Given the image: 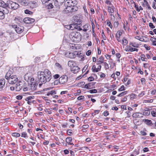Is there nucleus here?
Here are the masks:
<instances>
[{"mask_svg": "<svg viewBox=\"0 0 156 156\" xmlns=\"http://www.w3.org/2000/svg\"><path fill=\"white\" fill-rule=\"evenodd\" d=\"M67 133L69 136H71L72 134V130L70 129H68L67 131Z\"/></svg>", "mask_w": 156, "mask_h": 156, "instance_id": "de8ad7c7", "label": "nucleus"}, {"mask_svg": "<svg viewBox=\"0 0 156 156\" xmlns=\"http://www.w3.org/2000/svg\"><path fill=\"white\" fill-rule=\"evenodd\" d=\"M145 55L144 54H142L141 55V60L143 61H144L145 62H147L146 60H145V59H146L147 60V58H145Z\"/></svg>", "mask_w": 156, "mask_h": 156, "instance_id": "37998d69", "label": "nucleus"}, {"mask_svg": "<svg viewBox=\"0 0 156 156\" xmlns=\"http://www.w3.org/2000/svg\"><path fill=\"white\" fill-rule=\"evenodd\" d=\"M127 93L128 92L127 91L122 92L118 95L117 96L119 97H122L127 94Z\"/></svg>", "mask_w": 156, "mask_h": 156, "instance_id": "c756f323", "label": "nucleus"}, {"mask_svg": "<svg viewBox=\"0 0 156 156\" xmlns=\"http://www.w3.org/2000/svg\"><path fill=\"white\" fill-rule=\"evenodd\" d=\"M91 94L93 93H96L97 92V90L96 89H94L92 90H90L88 91Z\"/></svg>", "mask_w": 156, "mask_h": 156, "instance_id": "c9c22d12", "label": "nucleus"}, {"mask_svg": "<svg viewBox=\"0 0 156 156\" xmlns=\"http://www.w3.org/2000/svg\"><path fill=\"white\" fill-rule=\"evenodd\" d=\"M76 22L77 23H73L71 24L67 25V29L71 30H73L77 28V26L80 25L81 22V20H75V22Z\"/></svg>", "mask_w": 156, "mask_h": 156, "instance_id": "39448f33", "label": "nucleus"}, {"mask_svg": "<svg viewBox=\"0 0 156 156\" xmlns=\"http://www.w3.org/2000/svg\"><path fill=\"white\" fill-rule=\"evenodd\" d=\"M76 56H77L78 57L81 58L80 60L81 61H83L84 60V56L83 54L81 53H79V52H76Z\"/></svg>", "mask_w": 156, "mask_h": 156, "instance_id": "4be33fe9", "label": "nucleus"}, {"mask_svg": "<svg viewBox=\"0 0 156 156\" xmlns=\"http://www.w3.org/2000/svg\"><path fill=\"white\" fill-rule=\"evenodd\" d=\"M128 96H126L124 97L123 98H122L121 100V101L122 102H126L127 100V97Z\"/></svg>", "mask_w": 156, "mask_h": 156, "instance_id": "c03bdc74", "label": "nucleus"}, {"mask_svg": "<svg viewBox=\"0 0 156 156\" xmlns=\"http://www.w3.org/2000/svg\"><path fill=\"white\" fill-rule=\"evenodd\" d=\"M133 116L135 118H140L143 117V115L140 113L137 112L134 113L133 115Z\"/></svg>", "mask_w": 156, "mask_h": 156, "instance_id": "5701e85b", "label": "nucleus"}, {"mask_svg": "<svg viewBox=\"0 0 156 156\" xmlns=\"http://www.w3.org/2000/svg\"><path fill=\"white\" fill-rule=\"evenodd\" d=\"M78 9V8L75 5H74V6H73L69 9H68L67 10L68 12H75L77 11Z\"/></svg>", "mask_w": 156, "mask_h": 156, "instance_id": "393cba45", "label": "nucleus"}, {"mask_svg": "<svg viewBox=\"0 0 156 156\" xmlns=\"http://www.w3.org/2000/svg\"><path fill=\"white\" fill-rule=\"evenodd\" d=\"M104 61V58L101 56L99 59L98 60L97 62V65H100L103 63Z\"/></svg>", "mask_w": 156, "mask_h": 156, "instance_id": "412c9836", "label": "nucleus"}, {"mask_svg": "<svg viewBox=\"0 0 156 156\" xmlns=\"http://www.w3.org/2000/svg\"><path fill=\"white\" fill-rule=\"evenodd\" d=\"M140 80H141V83L143 84H145V80L144 78H141V79H140Z\"/></svg>", "mask_w": 156, "mask_h": 156, "instance_id": "13d9d810", "label": "nucleus"}, {"mask_svg": "<svg viewBox=\"0 0 156 156\" xmlns=\"http://www.w3.org/2000/svg\"><path fill=\"white\" fill-rule=\"evenodd\" d=\"M77 4V1L75 0H66L65 2V5L67 6V9H69L73 6L76 5Z\"/></svg>", "mask_w": 156, "mask_h": 156, "instance_id": "7ed1b4c3", "label": "nucleus"}, {"mask_svg": "<svg viewBox=\"0 0 156 156\" xmlns=\"http://www.w3.org/2000/svg\"><path fill=\"white\" fill-rule=\"evenodd\" d=\"M146 121L147 122V124L151 125V124H152L151 120L148 119H147L146 120Z\"/></svg>", "mask_w": 156, "mask_h": 156, "instance_id": "338daca9", "label": "nucleus"}, {"mask_svg": "<svg viewBox=\"0 0 156 156\" xmlns=\"http://www.w3.org/2000/svg\"><path fill=\"white\" fill-rule=\"evenodd\" d=\"M65 2V0H55L54 4L55 6H59L62 5Z\"/></svg>", "mask_w": 156, "mask_h": 156, "instance_id": "2eb2a0df", "label": "nucleus"}, {"mask_svg": "<svg viewBox=\"0 0 156 156\" xmlns=\"http://www.w3.org/2000/svg\"><path fill=\"white\" fill-rule=\"evenodd\" d=\"M91 69L93 72H97L99 71V70L97 68H96L95 65L93 66Z\"/></svg>", "mask_w": 156, "mask_h": 156, "instance_id": "7c9ffc66", "label": "nucleus"}, {"mask_svg": "<svg viewBox=\"0 0 156 156\" xmlns=\"http://www.w3.org/2000/svg\"><path fill=\"white\" fill-rule=\"evenodd\" d=\"M27 136V133L26 132H23L22 133L21 137L25 138Z\"/></svg>", "mask_w": 156, "mask_h": 156, "instance_id": "603ef678", "label": "nucleus"}, {"mask_svg": "<svg viewBox=\"0 0 156 156\" xmlns=\"http://www.w3.org/2000/svg\"><path fill=\"white\" fill-rule=\"evenodd\" d=\"M125 90V88L124 85H122L121 86V87L119 89L118 91H121L122 90Z\"/></svg>", "mask_w": 156, "mask_h": 156, "instance_id": "8fccbe9b", "label": "nucleus"}, {"mask_svg": "<svg viewBox=\"0 0 156 156\" xmlns=\"http://www.w3.org/2000/svg\"><path fill=\"white\" fill-rule=\"evenodd\" d=\"M104 65L105 69H108L109 68L108 65L106 62H103Z\"/></svg>", "mask_w": 156, "mask_h": 156, "instance_id": "3c124183", "label": "nucleus"}, {"mask_svg": "<svg viewBox=\"0 0 156 156\" xmlns=\"http://www.w3.org/2000/svg\"><path fill=\"white\" fill-rule=\"evenodd\" d=\"M12 26L15 29V31L18 34H21L23 30L24 27L23 26L15 25H12Z\"/></svg>", "mask_w": 156, "mask_h": 156, "instance_id": "0eeeda50", "label": "nucleus"}, {"mask_svg": "<svg viewBox=\"0 0 156 156\" xmlns=\"http://www.w3.org/2000/svg\"><path fill=\"white\" fill-rule=\"evenodd\" d=\"M60 83L61 84H64L66 83L68 81V77L66 75H63L62 76L59 78Z\"/></svg>", "mask_w": 156, "mask_h": 156, "instance_id": "9d476101", "label": "nucleus"}, {"mask_svg": "<svg viewBox=\"0 0 156 156\" xmlns=\"http://www.w3.org/2000/svg\"><path fill=\"white\" fill-rule=\"evenodd\" d=\"M131 47L130 46H127L125 48V50L126 51H130Z\"/></svg>", "mask_w": 156, "mask_h": 156, "instance_id": "a19ab883", "label": "nucleus"}, {"mask_svg": "<svg viewBox=\"0 0 156 156\" xmlns=\"http://www.w3.org/2000/svg\"><path fill=\"white\" fill-rule=\"evenodd\" d=\"M7 5L8 4H7V2H6V3H5L3 1L0 0V6L7 8Z\"/></svg>", "mask_w": 156, "mask_h": 156, "instance_id": "b1692460", "label": "nucleus"}, {"mask_svg": "<svg viewBox=\"0 0 156 156\" xmlns=\"http://www.w3.org/2000/svg\"><path fill=\"white\" fill-rule=\"evenodd\" d=\"M21 5L26 6L27 5L28 3V0H16Z\"/></svg>", "mask_w": 156, "mask_h": 156, "instance_id": "dca6fc26", "label": "nucleus"}, {"mask_svg": "<svg viewBox=\"0 0 156 156\" xmlns=\"http://www.w3.org/2000/svg\"><path fill=\"white\" fill-rule=\"evenodd\" d=\"M25 13L26 14H29L30 15H31L32 14L33 12L29 11L28 9H26L24 11Z\"/></svg>", "mask_w": 156, "mask_h": 156, "instance_id": "79ce46f5", "label": "nucleus"}, {"mask_svg": "<svg viewBox=\"0 0 156 156\" xmlns=\"http://www.w3.org/2000/svg\"><path fill=\"white\" fill-rule=\"evenodd\" d=\"M7 4H8L7 8H10L13 10H16L19 7V5L18 4L10 0L7 1Z\"/></svg>", "mask_w": 156, "mask_h": 156, "instance_id": "20e7f679", "label": "nucleus"}, {"mask_svg": "<svg viewBox=\"0 0 156 156\" xmlns=\"http://www.w3.org/2000/svg\"><path fill=\"white\" fill-rule=\"evenodd\" d=\"M37 74L40 81L44 84L49 82L51 79V73L47 69H45L43 71L38 72Z\"/></svg>", "mask_w": 156, "mask_h": 156, "instance_id": "f257e3e1", "label": "nucleus"}, {"mask_svg": "<svg viewBox=\"0 0 156 156\" xmlns=\"http://www.w3.org/2000/svg\"><path fill=\"white\" fill-rule=\"evenodd\" d=\"M5 80L4 79H0V89H2L5 86Z\"/></svg>", "mask_w": 156, "mask_h": 156, "instance_id": "6ab92c4d", "label": "nucleus"}, {"mask_svg": "<svg viewBox=\"0 0 156 156\" xmlns=\"http://www.w3.org/2000/svg\"><path fill=\"white\" fill-rule=\"evenodd\" d=\"M144 47L146 48L147 50H150V46H148L146 44H144Z\"/></svg>", "mask_w": 156, "mask_h": 156, "instance_id": "69168bd1", "label": "nucleus"}, {"mask_svg": "<svg viewBox=\"0 0 156 156\" xmlns=\"http://www.w3.org/2000/svg\"><path fill=\"white\" fill-rule=\"evenodd\" d=\"M69 46L70 48L73 50L77 49V45L74 44H70Z\"/></svg>", "mask_w": 156, "mask_h": 156, "instance_id": "a878e982", "label": "nucleus"}, {"mask_svg": "<svg viewBox=\"0 0 156 156\" xmlns=\"http://www.w3.org/2000/svg\"><path fill=\"white\" fill-rule=\"evenodd\" d=\"M69 37L74 42H78L81 40V35L79 32L73 31L69 34Z\"/></svg>", "mask_w": 156, "mask_h": 156, "instance_id": "f03ea898", "label": "nucleus"}, {"mask_svg": "<svg viewBox=\"0 0 156 156\" xmlns=\"http://www.w3.org/2000/svg\"><path fill=\"white\" fill-rule=\"evenodd\" d=\"M150 111L149 109L145 110L143 112V115H148L150 114Z\"/></svg>", "mask_w": 156, "mask_h": 156, "instance_id": "bb28decb", "label": "nucleus"}, {"mask_svg": "<svg viewBox=\"0 0 156 156\" xmlns=\"http://www.w3.org/2000/svg\"><path fill=\"white\" fill-rule=\"evenodd\" d=\"M135 38L142 41L144 40L142 37H140V36H137L135 37Z\"/></svg>", "mask_w": 156, "mask_h": 156, "instance_id": "72a5a7b5", "label": "nucleus"}, {"mask_svg": "<svg viewBox=\"0 0 156 156\" xmlns=\"http://www.w3.org/2000/svg\"><path fill=\"white\" fill-rule=\"evenodd\" d=\"M23 21L25 23L30 24L34 23L35 21V20L30 18L26 17L24 19Z\"/></svg>", "mask_w": 156, "mask_h": 156, "instance_id": "9b49d317", "label": "nucleus"}, {"mask_svg": "<svg viewBox=\"0 0 156 156\" xmlns=\"http://www.w3.org/2000/svg\"><path fill=\"white\" fill-rule=\"evenodd\" d=\"M30 83V89L32 90H35L37 87V84H36L35 83L33 82L32 81Z\"/></svg>", "mask_w": 156, "mask_h": 156, "instance_id": "a211bd4d", "label": "nucleus"}, {"mask_svg": "<svg viewBox=\"0 0 156 156\" xmlns=\"http://www.w3.org/2000/svg\"><path fill=\"white\" fill-rule=\"evenodd\" d=\"M151 114L154 117H156V111H152L151 112Z\"/></svg>", "mask_w": 156, "mask_h": 156, "instance_id": "49530a36", "label": "nucleus"}, {"mask_svg": "<svg viewBox=\"0 0 156 156\" xmlns=\"http://www.w3.org/2000/svg\"><path fill=\"white\" fill-rule=\"evenodd\" d=\"M107 24L110 28H112V25L111 23L109 20H108L107 21Z\"/></svg>", "mask_w": 156, "mask_h": 156, "instance_id": "6e6d98bb", "label": "nucleus"}, {"mask_svg": "<svg viewBox=\"0 0 156 156\" xmlns=\"http://www.w3.org/2000/svg\"><path fill=\"white\" fill-rule=\"evenodd\" d=\"M12 135L13 136H16L17 137H19L20 136V133H13L12 134Z\"/></svg>", "mask_w": 156, "mask_h": 156, "instance_id": "4c0bfd02", "label": "nucleus"}, {"mask_svg": "<svg viewBox=\"0 0 156 156\" xmlns=\"http://www.w3.org/2000/svg\"><path fill=\"white\" fill-rule=\"evenodd\" d=\"M23 85L22 82H20L16 84V90L17 91H19L23 88Z\"/></svg>", "mask_w": 156, "mask_h": 156, "instance_id": "ddd939ff", "label": "nucleus"}, {"mask_svg": "<svg viewBox=\"0 0 156 156\" xmlns=\"http://www.w3.org/2000/svg\"><path fill=\"white\" fill-rule=\"evenodd\" d=\"M95 83L94 82L89 83L85 85L84 88L87 89H91Z\"/></svg>", "mask_w": 156, "mask_h": 156, "instance_id": "4468645a", "label": "nucleus"}, {"mask_svg": "<svg viewBox=\"0 0 156 156\" xmlns=\"http://www.w3.org/2000/svg\"><path fill=\"white\" fill-rule=\"evenodd\" d=\"M24 80L27 82L30 83L34 80V79L32 77L31 73H26L24 76Z\"/></svg>", "mask_w": 156, "mask_h": 156, "instance_id": "423d86ee", "label": "nucleus"}, {"mask_svg": "<svg viewBox=\"0 0 156 156\" xmlns=\"http://www.w3.org/2000/svg\"><path fill=\"white\" fill-rule=\"evenodd\" d=\"M34 98V96H30L27 97L26 99V101H31L32 99H33Z\"/></svg>", "mask_w": 156, "mask_h": 156, "instance_id": "58836bf2", "label": "nucleus"}, {"mask_svg": "<svg viewBox=\"0 0 156 156\" xmlns=\"http://www.w3.org/2000/svg\"><path fill=\"white\" fill-rule=\"evenodd\" d=\"M136 95L134 94H132L130 95V99H133L135 97H136Z\"/></svg>", "mask_w": 156, "mask_h": 156, "instance_id": "5fc2aeb1", "label": "nucleus"}, {"mask_svg": "<svg viewBox=\"0 0 156 156\" xmlns=\"http://www.w3.org/2000/svg\"><path fill=\"white\" fill-rule=\"evenodd\" d=\"M139 153V150H135L133 152V154L135 155V156H136V155H138Z\"/></svg>", "mask_w": 156, "mask_h": 156, "instance_id": "a18cd8bd", "label": "nucleus"}, {"mask_svg": "<svg viewBox=\"0 0 156 156\" xmlns=\"http://www.w3.org/2000/svg\"><path fill=\"white\" fill-rule=\"evenodd\" d=\"M149 27L152 29H153L155 28V26L153 25L152 23H150L149 24Z\"/></svg>", "mask_w": 156, "mask_h": 156, "instance_id": "bf43d9fd", "label": "nucleus"}, {"mask_svg": "<svg viewBox=\"0 0 156 156\" xmlns=\"http://www.w3.org/2000/svg\"><path fill=\"white\" fill-rule=\"evenodd\" d=\"M91 53V51L90 50H89L86 52V55L87 56H89Z\"/></svg>", "mask_w": 156, "mask_h": 156, "instance_id": "052dcab7", "label": "nucleus"}, {"mask_svg": "<svg viewBox=\"0 0 156 156\" xmlns=\"http://www.w3.org/2000/svg\"><path fill=\"white\" fill-rule=\"evenodd\" d=\"M88 80L89 81H91L94 80V78L93 77L90 76L88 78Z\"/></svg>", "mask_w": 156, "mask_h": 156, "instance_id": "0e129e2a", "label": "nucleus"}, {"mask_svg": "<svg viewBox=\"0 0 156 156\" xmlns=\"http://www.w3.org/2000/svg\"><path fill=\"white\" fill-rule=\"evenodd\" d=\"M23 96L22 95H18L16 97V98L19 100H21L22 99Z\"/></svg>", "mask_w": 156, "mask_h": 156, "instance_id": "774afa93", "label": "nucleus"}, {"mask_svg": "<svg viewBox=\"0 0 156 156\" xmlns=\"http://www.w3.org/2000/svg\"><path fill=\"white\" fill-rule=\"evenodd\" d=\"M11 76L10 74V73H7L5 76V78L8 81L9 79V78H10Z\"/></svg>", "mask_w": 156, "mask_h": 156, "instance_id": "ea45409f", "label": "nucleus"}, {"mask_svg": "<svg viewBox=\"0 0 156 156\" xmlns=\"http://www.w3.org/2000/svg\"><path fill=\"white\" fill-rule=\"evenodd\" d=\"M0 12H3L4 13L8 14L9 12V11L7 8L0 6Z\"/></svg>", "mask_w": 156, "mask_h": 156, "instance_id": "f3484780", "label": "nucleus"}, {"mask_svg": "<svg viewBox=\"0 0 156 156\" xmlns=\"http://www.w3.org/2000/svg\"><path fill=\"white\" fill-rule=\"evenodd\" d=\"M76 52H67L65 54V56L68 58H73L76 56Z\"/></svg>", "mask_w": 156, "mask_h": 156, "instance_id": "1a4fd4ad", "label": "nucleus"}, {"mask_svg": "<svg viewBox=\"0 0 156 156\" xmlns=\"http://www.w3.org/2000/svg\"><path fill=\"white\" fill-rule=\"evenodd\" d=\"M56 94V92L54 90H51L48 92L47 93V96H49L50 95H54Z\"/></svg>", "mask_w": 156, "mask_h": 156, "instance_id": "c85d7f7f", "label": "nucleus"}, {"mask_svg": "<svg viewBox=\"0 0 156 156\" xmlns=\"http://www.w3.org/2000/svg\"><path fill=\"white\" fill-rule=\"evenodd\" d=\"M5 14H6L4 13L3 12H0V19H3L5 17Z\"/></svg>", "mask_w": 156, "mask_h": 156, "instance_id": "473e14b6", "label": "nucleus"}, {"mask_svg": "<svg viewBox=\"0 0 156 156\" xmlns=\"http://www.w3.org/2000/svg\"><path fill=\"white\" fill-rule=\"evenodd\" d=\"M124 38L122 40V44L124 45H126L128 44V41L126 39H124Z\"/></svg>", "mask_w": 156, "mask_h": 156, "instance_id": "e433bc0d", "label": "nucleus"}, {"mask_svg": "<svg viewBox=\"0 0 156 156\" xmlns=\"http://www.w3.org/2000/svg\"><path fill=\"white\" fill-rule=\"evenodd\" d=\"M55 65L57 67H58V68H62L61 66L58 63H56L55 64Z\"/></svg>", "mask_w": 156, "mask_h": 156, "instance_id": "e2e57ef3", "label": "nucleus"}, {"mask_svg": "<svg viewBox=\"0 0 156 156\" xmlns=\"http://www.w3.org/2000/svg\"><path fill=\"white\" fill-rule=\"evenodd\" d=\"M115 8L113 6H108V12L110 14L111 16H112V13H113L114 12Z\"/></svg>", "mask_w": 156, "mask_h": 156, "instance_id": "aec40b11", "label": "nucleus"}, {"mask_svg": "<svg viewBox=\"0 0 156 156\" xmlns=\"http://www.w3.org/2000/svg\"><path fill=\"white\" fill-rule=\"evenodd\" d=\"M36 2H31L29 3V5L31 8H33L36 6Z\"/></svg>", "mask_w": 156, "mask_h": 156, "instance_id": "cd10ccee", "label": "nucleus"}, {"mask_svg": "<svg viewBox=\"0 0 156 156\" xmlns=\"http://www.w3.org/2000/svg\"><path fill=\"white\" fill-rule=\"evenodd\" d=\"M66 142L67 143H70L72 140V138L71 137H68L66 139Z\"/></svg>", "mask_w": 156, "mask_h": 156, "instance_id": "2f4dec72", "label": "nucleus"}, {"mask_svg": "<svg viewBox=\"0 0 156 156\" xmlns=\"http://www.w3.org/2000/svg\"><path fill=\"white\" fill-rule=\"evenodd\" d=\"M68 66L70 67H73V69H74V68H76L77 70L79 69V68L77 67H76V64L75 62L74 61H69L68 62Z\"/></svg>", "mask_w": 156, "mask_h": 156, "instance_id": "f8f14e48", "label": "nucleus"}, {"mask_svg": "<svg viewBox=\"0 0 156 156\" xmlns=\"http://www.w3.org/2000/svg\"><path fill=\"white\" fill-rule=\"evenodd\" d=\"M60 83V79H59V80H55L53 83H52V84H53L54 85H57L58 84V83Z\"/></svg>", "mask_w": 156, "mask_h": 156, "instance_id": "f704fd0d", "label": "nucleus"}, {"mask_svg": "<svg viewBox=\"0 0 156 156\" xmlns=\"http://www.w3.org/2000/svg\"><path fill=\"white\" fill-rule=\"evenodd\" d=\"M131 44L133 47L136 48H138L139 45L138 44H136L135 43H133Z\"/></svg>", "mask_w": 156, "mask_h": 156, "instance_id": "864d4df0", "label": "nucleus"}, {"mask_svg": "<svg viewBox=\"0 0 156 156\" xmlns=\"http://www.w3.org/2000/svg\"><path fill=\"white\" fill-rule=\"evenodd\" d=\"M18 80V78L16 76H12L9 79L8 82L9 83L13 84L16 83Z\"/></svg>", "mask_w": 156, "mask_h": 156, "instance_id": "6e6552de", "label": "nucleus"}, {"mask_svg": "<svg viewBox=\"0 0 156 156\" xmlns=\"http://www.w3.org/2000/svg\"><path fill=\"white\" fill-rule=\"evenodd\" d=\"M84 98V96H79V97H78L77 98V99L79 100H82Z\"/></svg>", "mask_w": 156, "mask_h": 156, "instance_id": "4d7b16f0", "label": "nucleus"}, {"mask_svg": "<svg viewBox=\"0 0 156 156\" xmlns=\"http://www.w3.org/2000/svg\"><path fill=\"white\" fill-rule=\"evenodd\" d=\"M133 3L134 5V7L136 8V10L138 12H139L140 11V9H139L138 8V5H136V4L135 2H133Z\"/></svg>", "mask_w": 156, "mask_h": 156, "instance_id": "09e8293b", "label": "nucleus"}, {"mask_svg": "<svg viewBox=\"0 0 156 156\" xmlns=\"http://www.w3.org/2000/svg\"><path fill=\"white\" fill-rule=\"evenodd\" d=\"M109 114V112L107 111H105L103 113V115L105 116L108 115Z\"/></svg>", "mask_w": 156, "mask_h": 156, "instance_id": "680f3d73", "label": "nucleus"}]
</instances>
